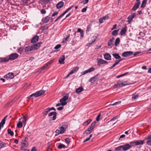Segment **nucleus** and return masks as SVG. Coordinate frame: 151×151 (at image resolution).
Here are the masks:
<instances>
[{
  "label": "nucleus",
  "instance_id": "1",
  "mask_svg": "<svg viewBox=\"0 0 151 151\" xmlns=\"http://www.w3.org/2000/svg\"><path fill=\"white\" fill-rule=\"evenodd\" d=\"M96 123V122L95 121L92 123L86 131L84 132L83 134L85 135L86 134V135L87 136L88 134L91 133L95 127Z\"/></svg>",
  "mask_w": 151,
  "mask_h": 151
},
{
  "label": "nucleus",
  "instance_id": "2",
  "mask_svg": "<svg viewBox=\"0 0 151 151\" xmlns=\"http://www.w3.org/2000/svg\"><path fill=\"white\" fill-rule=\"evenodd\" d=\"M57 112L55 111L51 112L48 114V116H53L52 117H51L50 118V121L55 120L56 118Z\"/></svg>",
  "mask_w": 151,
  "mask_h": 151
},
{
  "label": "nucleus",
  "instance_id": "3",
  "mask_svg": "<svg viewBox=\"0 0 151 151\" xmlns=\"http://www.w3.org/2000/svg\"><path fill=\"white\" fill-rule=\"evenodd\" d=\"M18 56V55L16 53H12L9 55V59L11 60H14L17 58Z\"/></svg>",
  "mask_w": 151,
  "mask_h": 151
},
{
  "label": "nucleus",
  "instance_id": "4",
  "mask_svg": "<svg viewBox=\"0 0 151 151\" xmlns=\"http://www.w3.org/2000/svg\"><path fill=\"white\" fill-rule=\"evenodd\" d=\"M33 49L32 46H27L25 48L24 52L27 54L30 53L31 51L33 50Z\"/></svg>",
  "mask_w": 151,
  "mask_h": 151
},
{
  "label": "nucleus",
  "instance_id": "5",
  "mask_svg": "<svg viewBox=\"0 0 151 151\" xmlns=\"http://www.w3.org/2000/svg\"><path fill=\"white\" fill-rule=\"evenodd\" d=\"M122 146L123 150L125 151L129 149L131 147V145L129 144H127Z\"/></svg>",
  "mask_w": 151,
  "mask_h": 151
},
{
  "label": "nucleus",
  "instance_id": "6",
  "mask_svg": "<svg viewBox=\"0 0 151 151\" xmlns=\"http://www.w3.org/2000/svg\"><path fill=\"white\" fill-rule=\"evenodd\" d=\"M54 61V60H52L50 61L49 62H48L47 63L45 64L44 66H43L42 68H41V70H44L47 68V67L49 65H50L52 64L53 62Z\"/></svg>",
  "mask_w": 151,
  "mask_h": 151
},
{
  "label": "nucleus",
  "instance_id": "7",
  "mask_svg": "<svg viewBox=\"0 0 151 151\" xmlns=\"http://www.w3.org/2000/svg\"><path fill=\"white\" fill-rule=\"evenodd\" d=\"M99 75L98 74L93 77L91 78L88 80L89 81L92 83H93L98 79Z\"/></svg>",
  "mask_w": 151,
  "mask_h": 151
},
{
  "label": "nucleus",
  "instance_id": "8",
  "mask_svg": "<svg viewBox=\"0 0 151 151\" xmlns=\"http://www.w3.org/2000/svg\"><path fill=\"white\" fill-rule=\"evenodd\" d=\"M145 140H147L146 142L147 145L151 146V134L146 137L145 138Z\"/></svg>",
  "mask_w": 151,
  "mask_h": 151
},
{
  "label": "nucleus",
  "instance_id": "9",
  "mask_svg": "<svg viewBox=\"0 0 151 151\" xmlns=\"http://www.w3.org/2000/svg\"><path fill=\"white\" fill-rule=\"evenodd\" d=\"M133 52L131 51H127L123 52L122 53V55L124 57H127L132 55Z\"/></svg>",
  "mask_w": 151,
  "mask_h": 151
},
{
  "label": "nucleus",
  "instance_id": "10",
  "mask_svg": "<svg viewBox=\"0 0 151 151\" xmlns=\"http://www.w3.org/2000/svg\"><path fill=\"white\" fill-rule=\"evenodd\" d=\"M68 94H66V96H63V98L61 99L60 101V103H66V104H67V102H66V101L68 100Z\"/></svg>",
  "mask_w": 151,
  "mask_h": 151
},
{
  "label": "nucleus",
  "instance_id": "11",
  "mask_svg": "<svg viewBox=\"0 0 151 151\" xmlns=\"http://www.w3.org/2000/svg\"><path fill=\"white\" fill-rule=\"evenodd\" d=\"M94 70H95V68H93V67H91V68H89V69H88L86 70H85L84 71L82 72V74L83 75H84L86 73H90L91 72L93 71Z\"/></svg>",
  "mask_w": 151,
  "mask_h": 151
},
{
  "label": "nucleus",
  "instance_id": "12",
  "mask_svg": "<svg viewBox=\"0 0 151 151\" xmlns=\"http://www.w3.org/2000/svg\"><path fill=\"white\" fill-rule=\"evenodd\" d=\"M14 77V74L12 73H10L4 76L5 78L10 79H12Z\"/></svg>",
  "mask_w": 151,
  "mask_h": 151
},
{
  "label": "nucleus",
  "instance_id": "13",
  "mask_svg": "<svg viewBox=\"0 0 151 151\" xmlns=\"http://www.w3.org/2000/svg\"><path fill=\"white\" fill-rule=\"evenodd\" d=\"M109 19V17L107 16H105L103 17L100 18L99 20V22L100 24L104 22V20H108Z\"/></svg>",
  "mask_w": 151,
  "mask_h": 151
},
{
  "label": "nucleus",
  "instance_id": "14",
  "mask_svg": "<svg viewBox=\"0 0 151 151\" xmlns=\"http://www.w3.org/2000/svg\"><path fill=\"white\" fill-rule=\"evenodd\" d=\"M140 4V2H138L135 3L132 8V10L133 11H135L136 10L137 8H139Z\"/></svg>",
  "mask_w": 151,
  "mask_h": 151
},
{
  "label": "nucleus",
  "instance_id": "15",
  "mask_svg": "<svg viewBox=\"0 0 151 151\" xmlns=\"http://www.w3.org/2000/svg\"><path fill=\"white\" fill-rule=\"evenodd\" d=\"M45 91L44 90H41L39 91H37L36 92L37 97L40 96L44 94L45 92Z\"/></svg>",
  "mask_w": 151,
  "mask_h": 151
},
{
  "label": "nucleus",
  "instance_id": "16",
  "mask_svg": "<svg viewBox=\"0 0 151 151\" xmlns=\"http://www.w3.org/2000/svg\"><path fill=\"white\" fill-rule=\"evenodd\" d=\"M65 60V56L64 55L62 56L59 60V63L60 64H64Z\"/></svg>",
  "mask_w": 151,
  "mask_h": 151
},
{
  "label": "nucleus",
  "instance_id": "17",
  "mask_svg": "<svg viewBox=\"0 0 151 151\" xmlns=\"http://www.w3.org/2000/svg\"><path fill=\"white\" fill-rule=\"evenodd\" d=\"M136 14L133 13L131 15H129L128 18V22L129 23L136 16Z\"/></svg>",
  "mask_w": 151,
  "mask_h": 151
},
{
  "label": "nucleus",
  "instance_id": "18",
  "mask_svg": "<svg viewBox=\"0 0 151 151\" xmlns=\"http://www.w3.org/2000/svg\"><path fill=\"white\" fill-rule=\"evenodd\" d=\"M39 39V37L37 36H35L31 40L32 43H34L37 42Z\"/></svg>",
  "mask_w": 151,
  "mask_h": 151
},
{
  "label": "nucleus",
  "instance_id": "19",
  "mask_svg": "<svg viewBox=\"0 0 151 151\" xmlns=\"http://www.w3.org/2000/svg\"><path fill=\"white\" fill-rule=\"evenodd\" d=\"M124 84L122 80H119L117 82L116 86L117 87H121L124 86Z\"/></svg>",
  "mask_w": 151,
  "mask_h": 151
},
{
  "label": "nucleus",
  "instance_id": "20",
  "mask_svg": "<svg viewBox=\"0 0 151 151\" xmlns=\"http://www.w3.org/2000/svg\"><path fill=\"white\" fill-rule=\"evenodd\" d=\"M144 140H137L135 141V145H143L144 142Z\"/></svg>",
  "mask_w": 151,
  "mask_h": 151
},
{
  "label": "nucleus",
  "instance_id": "21",
  "mask_svg": "<svg viewBox=\"0 0 151 151\" xmlns=\"http://www.w3.org/2000/svg\"><path fill=\"white\" fill-rule=\"evenodd\" d=\"M127 27L126 26L121 29L120 33L121 36L123 35L126 33L127 32Z\"/></svg>",
  "mask_w": 151,
  "mask_h": 151
},
{
  "label": "nucleus",
  "instance_id": "22",
  "mask_svg": "<svg viewBox=\"0 0 151 151\" xmlns=\"http://www.w3.org/2000/svg\"><path fill=\"white\" fill-rule=\"evenodd\" d=\"M64 2L61 1L58 3L56 5V7L57 9H60L64 5Z\"/></svg>",
  "mask_w": 151,
  "mask_h": 151
},
{
  "label": "nucleus",
  "instance_id": "23",
  "mask_svg": "<svg viewBox=\"0 0 151 151\" xmlns=\"http://www.w3.org/2000/svg\"><path fill=\"white\" fill-rule=\"evenodd\" d=\"M50 18L48 16H47L43 18L42 19V21L44 23H46L48 22L49 21Z\"/></svg>",
  "mask_w": 151,
  "mask_h": 151
},
{
  "label": "nucleus",
  "instance_id": "24",
  "mask_svg": "<svg viewBox=\"0 0 151 151\" xmlns=\"http://www.w3.org/2000/svg\"><path fill=\"white\" fill-rule=\"evenodd\" d=\"M104 58L106 60H109L111 59V56L108 53L104 54Z\"/></svg>",
  "mask_w": 151,
  "mask_h": 151
},
{
  "label": "nucleus",
  "instance_id": "25",
  "mask_svg": "<svg viewBox=\"0 0 151 151\" xmlns=\"http://www.w3.org/2000/svg\"><path fill=\"white\" fill-rule=\"evenodd\" d=\"M83 90L84 89L82 87L80 86L76 89V92L77 93H79Z\"/></svg>",
  "mask_w": 151,
  "mask_h": 151
},
{
  "label": "nucleus",
  "instance_id": "26",
  "mask_svg": "<svg viewBox=\"0 0 151 151\" xmlns=\"http://www.w3.org/2000/svg\"><path fill=\"white\" fill-rule=\"evenodd\" d=\"M104 60L101 59H99L98 60V61L97 62V64L99 66H101V64H104Z\"/></svg>",
  "mask_w": 151,
  "mask_h": 151
},
{
  "label": "nucleus",
  "instance_id": "27",
  "mask_svg": "<svg viewBox=\"0 0 151 151\" xmlns=\"http://www.w3.org/2000/svg\"><path fill=\"white\" fill-rule=\"evenodd\" d=\"M79 68L78 66H76L73 69L70 71V72L72 74H73L74 73L76 72L78 69Z\"/></svg>",
  "mask_w": 151,
  "mask_h": 151
},
{
  "label": "nucleus",
  "instance_id": "28",
  "mask_svg": "<svg viewBox=\"0 0 151 151\" xmlns=\"http://www.w3.org/2000/svg\"><path fill=\"white\" fill-rule=\"evenodd\" d=\"M32 48L33 49V50L35 49H37L40 47V45L39 44H36L32 46Z\"/></svg>",
  "mask_w": 151,
  "mask_h": 151
},
{
  "label": "nucleus",
  "instance_id": "29",
  "mask_svg": "<svg viewBox=\"0 0 151 151\" xmlns=\"http://www.w3.org/2000/svg\"><path fill=\"white\" fill-rule=\"evenodd\" d=\"M112 55L116 59H121V57L118 54L115 53L113 54Z\"/></svg>",
  "mask_w": 151,
  "mask_h": 151
},
{
  "label": "nucleus",
  "instance_id": "30",
  "mask_svg": "<svg viewBox=\"0 0 151 151\" xmlns=\"http://www.w3.org/2000/svg\"><path fill=\"white\" fill-rule=\"evenodd\" d=\"M50 110L49 109V108L45 109L42 112V114H43L44 116H46L47 115V114L50 111Z\"/></svg>",
  "mask_w": 151,
  "mask_h": 151
},
{
  "label": "nucleus",
  "instance_id": "31",
  "mask_svg": "<svg viewBox=\"0 0 151 151\" xmlns=\"http://www.w3.org/2000/svg\"><path fill=\"white\" fill-rule=\"evenodd\" d=\"M7 116H5L3 119L2 120L1 122L0 123V124L2 125V127L4 125L5 123V122L6 121V119L7 117Z\"/></svg>",
  "mask_w": 151,
  "mask_h": 151
},
{
  "label": "nucleus",
  "instance_id": "32",
  "mask_svg": "<svg viewBox=\"0 0 151 151\" xmlns=\"http://www.w3.org/2000/svg\"><path fill=\"white\" fill-rule=\"evenodd\" d=\"M120 62V60H116L114 64L110 68V69L113 68L116 65H117Z\"/></svg>",
  "mask_w": 151,
  "mask_h": 151
},
{
  "label": "nucleus",
  "instance_id": "33",
  "mask_svg": "<svg viewBox=\"0 0 151 151\" xmlns=\"http://www.w3.org/2000/svg\"><path fill=\"white\" fill-rule=\"evenodd\" d=\"M62 124V125L61 127H63V128L65 129L68 128V125L67 123L64 122Z\"/></svg>",
  "mask_w": 151,
  "mask_h": 151
},
{
  "label": "nucleus",
  "instance_id": "34",
  "mask_svg": "<svg viewBox=\"0 0 151 151\" xmlns=\"http://www.w3.org/2000/svg\"><path fill=\"white\" fill-rule=\"evenodd\" d=\"M10 59H9V58H3L0 61L1 62H7Z\"/></svg>",
  "mask_w": 151,
  "mask_h": 151
},
{
  "label": "nucleus",
  "instance_id": "35",
  "mask_svg": "<svg viewBox=\"0 0 151 151\" xmlns=\"http://www.w3.org/2000/svg\"><path fill=\"white\" fill-rule=\"evenodd\" d=\"M147 0H143L141 6V8L144 7L146 5Z\"/></svg>",
  "mask_w": 151,
  "mask_h": 151
},
{
  "label": "nucleus",
  "instance_id": "36",
  "mask_svg": "<svg viewBox=\"0 0 151 151\" xmlns=\"http://www.w3.org/2000/svg\"><path fill=\"white\" fill-rule=\"evenodd\" d=\"M120 41V39L119 38H117L115 40V45L116 46H117L119 44Z\"/></svg>",
  "mask_w": 151,
  "mask_h": 151
},
{
  "label": "nucleus",
  "instance_id": "37",
  "mask_svg": "<svg viewBox=\"0 0 151 151\" xmlns=\"http://www.w3.org/2000/svg\"><path fill=\"white\" fill-rule=\"evenodd\" d=\"M138 97V95L137 94L134 93L132 95V99L135 100Z\"/></svg>",
  "mask_w": 151,
  "mask_h": 151
},
{
  "label": "nucleus",
  "instance_id": "38",
  "mask_svg": "<svg viewBox=\"0 0 151 151\" xmlns=\"http://www.w3.org/2000/svg\"><path fill=\"white\" fill-rule=\"evenodd\" d=\"M6 144L1 141H0V149L6 146Z\"/></svg>",
  "mask_w": 151,
  "mask_h": 151
},
{
  "label": "nucleus",
  "instance_id": "39",
  "mask_svg": "<svg viewBox=\"0 0 151 151\" xmlns=\"http://www.w3.org/2000/svg\"><path fill=\"white\" fill-rule=\"evenodd\" d=\"M7 133L10 135L11 136H13L14 135V133L10 129H8L7 130Z\"/></svg>",
  "mask_w": 151,
  "mask_h": 151
},
{
  "label": "nucleus",
  "instance_id": "40",
  "mask_svg": "<svg viewBox=\"0 0 151 151\" xmlns=\"http://www.w3.org/2000/svg\"><path fill=\"white\" fill-rule=\"evenodd\" d=\"M12 102L13 101H10L8 102L5 105V107H8L11 106L12 105Z\"/></svg>",
  "mask_w": 151,
  "mask_h": 151
},
{
  "label": "nucleus",
  "instance_id": "41",
  "mask_svg": "<svg viewBox=\"0 0 151 151\" xmlns=\"http://www.w3.org/2000/svg\"><path fill=\"white\" fill-rule=\"evenodd\" d=\"M60 134H63V133H64V132L65 131V129L64 128H63V127H61L60 128Z\"/></svg>",
  "mask_w": 151,
  "mask_h": 151
},
{
  "label": "nucleus",
  "instance_id": "42",
  "mask_svg": "<svg viewBox=\"0 0 151 151\" xmlns=\"http://www.w3.org/2000/svg\"><path fill=\"white\" fill-rule=\"evenodd\" d=\"M92 24H89L88 25L87 27V29L86 30V32H89L90 31V29L91 28Z\"/></svg>",
  "mask_w": 151,
  "mask_h": 151
},
{
  "label": "nucleus",
  "instance_id": "43",
  "mask_svg": "<svg viewBox=\"0 0 151 151\" xmlns=\"http://www.w3.org/2000/svg\"><path fill=\"white\" fill-rule=\"evenodd\" d=\"M17 127L19 128H21L22 127V123L21 122H19L17 124Z\"/></svg>",
  "mask_w": 151,
  "mask_h": 151
},
{
  "label": "nucleus",
  "instance_id": "44",
  "mask_svg": "<svg viewBox=\"0 0 151 151\" xmlns=\"http://www.w3.org/2000/svg\"><path fill=\"white\" fill-rule=\"evenodd\" d=\"M92 121V120L91 119H89L85 122L84 123H83V125H88Z\"/></svg>",
  "mask_w": 151,
  "mask_h": 151
},
{
  "label": "nucleus",
  "instance_id": "45",
  "mask_svg": "<svg viewBox=\"0 0 151 151\" xmlns=\"http://www.w3.org/2000/svg\"><path fill=\"white\" fill-rule=\"evenodd\" d=\"M118 30H116L113 31L112 32V35L113 36H116L117 35Z\"/></svg>",
  "mask_w": 151,
  "mask_h": 151
},
{
  "label": "nucleus",
  "instance_id": "46",
  "mask_svg": "<svg viewBox=\"0 0 151 151\" xmlns=\"http://www.w3.org/2000/svg\"><path fill=\"white\" fill-rule=\"evenodd\" d=\"M66 104V103H60L57 104L56 105V106H60V105L64 106Z\"/></svg>",
  "mask_w": 151,
  "mask_h": 151
},
{
  "label": "nucleus",
  "instance_id": "47",
  "mask_svg": "<svg viewBox=\"0 0 151 151\" xmlns=\"http://www.w3.org/2000/svg\"><path fill=\"white\" fill-rule=\"evenodd\" d=\"M113 42V41L112 40H109L108 42V45L109 46H111L112 45Z\"/></svg>",
  "mask_w": 151,
  "mask_h": 151
},
{
  "label": "nucleus",
  "instance_id": "48",
  "mask_svg": "<svg viewBox=\"0 0 151 151\" xmlns=\"http://www.w3.org/2000/svg\"><path fill=\"white\" fill-rule=\"evenodd\" d=\"M23 48L22 47H20L17 49L18 52L21 54L22 52L23 51Z\"/></svg>",
  "mask_w": 151,
  "mask_h": 151
},
{
  "label": "nucleus",
  "instance_id": "49",
  "mask_svg": "<svg viewBox=\"0 0 151 151\" xmlns=\"http://www.w3.org/2000/svg\"><path fill=\"white\" fill-rule=\"evenodd\" d=\"M122 81L123 82V84H124V86L127 85H129L130 84L129 83H128V81H125V80H122Z\"/></svg>",
  "mask_w": 151,
  "mask_h": 151
},
{
  "label": "nucleus",
  "instance_id": "50",
  "mask_svg": "<svg viewBox=\"0 0 151 151\" xmlns=\"http://www.w3.org/2000/svg\"><path fill=\"white\" fill-rule=\"evenodd\" d=\"M65 147V145L63 144H60L58 146V149H61L62 148H64Z\"/></svg>",
  "mask_w": 151,
  "mask_h": 151
},
{
  "label": "nucleus",
  "instance_id": "51",
  "mask_svg": "<svg viewBox=\"0 0 151 151\" xmlns=\"http://www.w3.org/2000/svg\"><path fill=\"white\" fill-rule=\"evenodd\" d=\"M122 148V146L120 145V146H119L116 147L115 149V150L116 151H119V150H121Z\"/></svg>",
  "mask_w": 151,
  "mask_h": 151
},
{
  "label": "nucleus",
  "instance_id": "52",
  "mask_svg": "<svg viewBox=\"0 0 151 151\" xmlns=\"http://www.w3.org/2000/svg\"><path fill=\"white\" fill-rule=\"evenodd\" d=\"M55 132L56 133V134H55V136H58L59 134H60V130L57 129L55 131Z\"/></svg>",
  "mask_w": 151,
  "mask_h": 151
},
{
  "label": "nucleus",
  "instance_id": "53",
  "mask_svg": "<svg viewBox=\"0 0 151 151\" xmlns=\"http://www.w3.org/2000/svg\"><path fill=\"white\" fill-rule=\"evenodd\" d=\"M127 73H124L123 74H122V75H121L117 76H116V77L117 78H120L121 77H122V76H125L126 75Z\"/></svg>",
  "mask_w": 151,
  "mask_h": 151
},
{
  "label": "nucleus",
  "instance_id": "54",
  "mask_svg": "<svg viewBox=\"0 0 151 151\" xmlns=\"http://www.w3.org/2000/svg\"><path fill=\"white\" fill-rule=\"evenodd\" d=\"M28 117V116L27 114H26L24 116H23V117H22L21 118V119H20V120L22 119H27V120Z\"/></svg>",
  "mask_w": 151,
  "mask_h": 151
},
{
  "label": "nucleus",
  "instance_id": "55",
  "mask_svg": "<svg viewBox=\"0 0 151 151\" xmlns=\"http://www.w3.org/2000/svg\"><path fill=\"white\" fill-rule=\"evenodd\" d=\"M101 116V114L100 113L98 114V116H97V117L96 118V121H99V120L100 117Z\"/></svg>",
  "mask_w": 151,
  "mask_h": 151
},
{
  "label": "nucleus",
  "instance_id": "56",
  "mask_svg": "<svg viewBox=\"0 0 151 151\" xmlns=\"http://www.w3.org/2000/svg\"><path fill=\"white\" fill-rule=\"evenodd\" d=\"M121 101H117V102H115V103H114L113 104H110V105H111V106H112L116 105V104H120L121 103Z\"/></svg>",
  "mask_w": 151,
  "mask_h": 151
},
{
  "label": "nucleus",
  "instance_id": "57",
  "mask_svg": "<svg viewBox=\"0 0 151 151\" xmlns=\"http://www.w3.org/2000/svg\"><path fill=\"white\" fill-rule=\"evenodd\" d=\"M65 141L66 143L67 144H69L70 142V140L68 138H66L65 139Z\"/></svg>",
  "mask_w": 151,
  "mask_h": 151
},
{
  "label": "nucleus",
  "instance_id": "58",
  "mask_svg": "<svg viewBox=\"0 0 151 151\" xmlns=\"http://www.w3.org/2000/svg\"><path fill=\"white\" fill-rule=\"evenodd\" d=\"M61 45L60 44H58L54 48L56 49H57L61 47Z\"/></svg>",
  "mask_w": 151,
  "mask_h": 151
},
{
  "label": "nucleus",
  "instance_id": "59",
  "mask_svg": "<svg viewBox=\"0 0 151 151\" xmlns=\"http://www.w3.org/2000/svg\"><path fill=\"white\" fill-rule=\"evenodd\" d=\"M48 27H46L45 26H43L42 27L41 29H42V30L44 31L45 30L47 29H48Z\"/></svg>",
  "mask_w": 151,
  "mask_h": 151
},
{
  "label": "nucleus",
  "instance_id": "60",
  "mask_svg": "<svg viewBox=\"0 0 151 151\" xmlns=\"http://www.w3.org/2000/svg\"><path fill=\"white\" fill-rule=\"evenodd\" d=\"M23 119V120H22V123H23L24 124V125L25 126L26 125V122L27 121V119Z\"/></svg>",
  "mask_w": 151,
  "mask_h": 151
},
{
  "label": "nucleus",
  "instance_id": "61",
  "mask_svg": "<svg viewBox=\"0 0 151 151\" xmlns=\"http://www.w3.org/2000/svg\"><path fill=\"white\" fill-rule=\"evenodd\" d=\"M27 146V144L26 143L22 142V146L24 147H26Z\"/></svg>",
  "mask_w": 151,
  "mask_h": 151
},
{
  "label": "nucleus",
  "instance_id": "62",
  "mask_svg": "<svg viewBox=\"0 0 151 151\" xmlns=\"http://www.w3.org/2000/svg\"><path fill=\"white\" fill-rule=\"evenodd\" d=\"M63 16L61 14L55 20V22H57L58 19H60Z\"/></svg>",
  "mask_w": 151,
  "mask_h": 151
},
{
  "label": "nucleus",
  "instance_id": "63",
  "mask_svg": "<svg viewBox=\"0 0 151 151\" xmlns=\"http://www.w3.org/2000/svg\"><path fill=\"white\" fill-rule=\"evenodd\" d=\"M28 140V138L27 137H26L24 138H23L22 139V141L23 142H27Z\"/></svg>",
  "mask_w": 151,
  "mask_h": 151
},
{
  "label": "nucleus",
  "instance_id": "64",
  "mask_svg": "<svg viewBox=\"0 0 151 151\" xmlns=\"http://www.w3.org/2000/svg\"><path fill=\"white\" fill-rule=\"evenodd\" d=\"M58 13V12H55L52 15V17H55V16L57 15Z\"/></svg>",
  "mask_w": 151,
  "mask_h": 151
}]
</instances>
